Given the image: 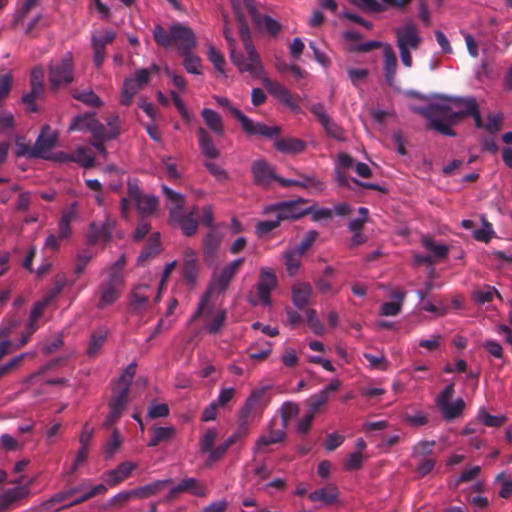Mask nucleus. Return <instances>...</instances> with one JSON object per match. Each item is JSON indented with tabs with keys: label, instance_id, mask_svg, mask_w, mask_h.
<instances>
[{
	"label": "nucleus",
	"instance_id": "nucleus-43",
	"mask_svg": "<svg viewBox=\"0 0 512 512\" xmlns=\"http://www.w3.org/2000/svg\"><path fill=\"white\" fill-rule=\"evenodd\" d=\"M223 35L229 46L230 59L232 63L237 67V69L240 71V61H242V53L236 51V40L235 38H233L231 30L227 26L224 27Z\"/></svg>",
	"mask_w": 512,
	"mask_h": 512
},
{
	"label": "nucleus",
	"instance_id": "nucleus-56",
	"mask_svg": "<svg viewBox=\"0 0 512 512\" xmlns=\"http://www.w3.org/2000/svg\"><path fill=\"white\" fill-rule=\"evenodd\" d=\"M204 167L220 183H224L229 179L227 171L214 162L205 161Z\"/></svg>",
	"mask_w": 512,
	"mask_h": 512
},
{
	"label": "nucleus",
	"instance_id": "nucleus-61",
	"mask_svg": "<svg viewBox=\"0 0 512 512\" xmlns=\"http://www.w3.org/2000/svg\"><path fill=\"white\" fill-rule=\"evenodd\" d=\"M307 323L310 329L316 334L321 335L324 332V326L317 316V312L314 309L306 310Z\"/></svg>",
	"mask_w": 512,
	"mask_h": 512
},
{
	"label": "nucleus",
	"instance_id": "nucleus-12",
	"mask_svg": "<svg viewBox=\"0 0 512 512\" xmlns=\"http://www.w3.org/2000/svg\"><path fill=\"white\" fill-rule=\"evenodd\" d=\"M268 389L269 387H260L251 392L241 409V419L250 421L262 413L266 406L265 395Z\"/></svg>",
	"mask_w": 512,
	"mask_h": 512
},
{
	"label": "nucleus",
	"instance_id": "nucleus-63",
	"mask_svg": "<svg viewBox=\"0 0 512 512\" xmlns=\"http://www.w3.org/2000/svg\"><path fill=\"white\" fill-rule=\"evenodd\" d=\"M72 162H76L85 168L92 167L94 158L87 154L86 150L82 147L76 149L72 154Z\"/></svg>",
	"mask_w": 512,
	"mask_h": 512
},
{
	"label": "nucleus",
	"instance_id": "nucleus-48",
	"mask_svg": "<svg viewBox=\"0 0 512 512\" xmlns=\"http://www.w3.org/2000/svg\"><path fill=\"white\" fill-rule=\"evenodd\" d=\"M180 55L184 57L183 66L188 73L201 74V59L197 55L192 52Z\"/></svg>",
	"mask_w": 512,
	"mask_h": 512
},
{
	"label": "nucleus",
	"instance_id": "nucleus-41",
	"mask_svg": "<svg viewBox=\"0 0 512 512\" xmlns=\"http://www.w3.org/2000/svg\"><path fill=\"white\" fill-rule=\"evenodd\" d=\"M302 256L303 255H298V251L295 249H289L283 253L284 264L290 276H294L298 272L301 264L300 258Z\"/></svg>",
	"mask_w": 512,
	"mask_h": 512
},
{
	"label": "nucleus",
	"instance_id": "nucleus-20",
	"mask_svg": "<svg viewBox=\"0 0 512 512\" xmlns=\"http://www.w3.org/2000/svg\"><path fill=\"white\" fill-rule=\"evenodd\" d=\"M136 468V464L130 461H124L120 463L115 469L108 471L104 480L107 485L114 487L126 480Z\"/></svg>",
	"mask_w": 512,
	"mask_h": 512
},
{
	"label": "nucleus",
	"instance_id": "nucleus-57",
	"mask_svg": "<svg viewBox=\"0 0 512 512\" xmlns=\"http://www.w3.org/2000/svg\"><path fill=\"white\" fill-rule=\"evenodd\" d=\"M496 482L501 485L499 496L503 499H508L512 495V478L507 477L504 472H501L496 476Z\"/></svg>",
	"mask_w": 512,
	"mask_h": 512
},
{
	"label": "nucleus",
	"instance_id": "nucleus-33",
	"mask_svg": "<svg viewBox=\"0 0 512 512\" xmlns=\"http://www.w3.org/2000/svg\"><path fill=\"white\" fill-rule=\"evenodd\" d=\"M201 116L207 127L216 135L222 136L224 134V126L221 116L214 110L204 108L201 111Z\"/></svg>",
	"mask_w": 512,
	"mask_h": 512
},
{
	"label": "nucleus",
	"instance_id": "nucleus-44",
	"mask_svg": "<svg viewBox=\"0 0 512 512\" xmlns=\"http://www.w3.org/2000/svg\"><path fill=\"white\" fill-rule=\"evenodd\" d=\"M87 239L89 244L95 245L100 241L108 242L111 237L105 234V231L100 223L92 222L89 225Z\"/></svg>",
	"mask_w": 512,
	"mask_h": 512
},
{
	"label": "nucleus",
	"instance_id": "nucleus-17",
	"mask_svg": "<svg viewBox=\"0 0 512 512\" xmlns=\"http://www.w3.org/2000/svg\"><path fill=\"white\" fill-rule=\"evenodd\" d=\"M251 172L254 183L262 187H268L272 181H275L277 176L273 167L264 159L254 161L251 166Z\"/></svg>",
	"mask_w": 512,
	"mask_h": 512
},
{
	"label": "nucleus",
	"instance_id": "nucleus-55",
	"mask_svg": "<svg viewBox=\"0 0 512 512\" xmlns=\"http://www.w3.org/2000/svg\"><path fill=\"white\" fill-rule=\"evenodd\" d=\"M495 235L492 225L485 221L480 229H476L473 232L475 240L488 243Z\"/></svg>",
	"mask_w": 512,
	"mask_h": 512
},
{
	"label": "nucleus",
	"instance_id": "nucleus-50",
	"mask_svg": "<svg viewBox=\"0 0 512 512\" xmlns=\"http://www.w3.org/2000/svg\"><path fill=\"white\" fill-rule=\"evenodd\" d=\"M66 284V276L64 274L57 275L53 287L44 296L46 302L51 303L62 292Z\"/></svg>",
	"mask_w": 512,
	"mask_h": 512
},
{
	"label": "nucleus",
	"instance_id": "nucleus-59",
	"mask_svg": "<svg viewBox=\"0 0 512 512\" xmlns=\"http://www.w3.org/2000/svg\"><path fill=\"white\" fill-rule=\"evenodd\" d=\"M280 221H278V217L275 215V219L273 220H264L260 221L255 226L256 234L259 237H263L269 234L272 230L276 229L280 225Z\"/></svg>",
	"mask_w": 512,
	"mask_h": 512
},
{
	"label": "nucleus",
	"instance_id": "nucleus-58",
	"mask_svg": "<svg viewBox=\"0 0 512 512\" xmlns=\"http://www.w3.org/2000/svg\"><path fill=\"white\" fill-rule=\"evenodd\" d=\"M216 429H208L200 440V450L202 453H207L212 450L214 443L217 439Z\"/></svg>",
	"mask_w": 512,
	"mask_h": 512
},
{
	"label": "nucleus",
	"instance_id": "nucleus-1",
	"mask_svg": "<svg viewBox=\"0 0 512 512\" xmlns=\"http://www.w3.org/2000/svg\"><path fill=\"white\" fill-rule=\"evenodd\" d=\"M236 21L239 24V35L243 43L246 56L242 53L240 73H248L252 78H261L264 74V67L259 53L251 39V31L242 11L243 3L231 0Z\"/></svg>",
	"mask_w": 512,
	"mask_h": 512
},
{
	"label": "nucleus",
	"instance_id": "nucleus-16",
	"mask_svg": "<svg viewBox=\"0 0 512 512\" xmlns=\"http://www.w3.org/2000/svg\"><path fill=\"white\" fill-rule=\"evenodd\" d=\"M277 286V277L275 273L268 268L260 270L259 282L257 284V293L263 305L271 304L270 293Z\"/></svg>",
	"mask_w": 512,
	"mask_h": 512
},
{
	"label": "nucleus",
	"instance_id": "nucleus-13",
	"mask_svg": "<svg viewBox=\"0 0 512 512\" xmlns=\"http://www.w3.org/2000/svg\"><path fill=\"white\" fill-rule=\"evenodd\" d=\"M116 38V32L112 29H106L104 32H95L91 37V46L93 49V61L97 68L101 67L105 57V48Z\"/></svg>",
	"mask_w": 512,
	"mask_h": 512
},
{
	"label": "nucleus",
	"instance_id": "nucleus-3",
	"mask_svg": "<svg viewBox=\"0 0 512 512\" xmlns=\"http://www.w3.org/2000/svg\"><path fill=\"white\" fill-rule=\"evenodd\" d=\"M214 99L219 106L227 110L235 119L240 122L243 131L248 136L259 135L268 139H274L280 134L281 129L279 126H267L262 122H254L245 114H243L238 108L234 107L228 98L215 96Z\"/></svg>",
	"mask_w": 512,
	"mask_h": 512
},
{
	"label": "nucleus",
	"instance_id": "nucleus-62",
	"mask_svg": "<svg viewBox=\"0 0 512 512\" xmlns=\"http://www.w3.org/2000/svg\"><path fill=\"white\" fill-rule=\"evenodd\" d=\"M89 132L91 133L94 140H109L108 131L96 117L90 123Z\"/></svg>",
	"mask_w": 512,
	"mask_h": 512
},
{
	"label": "nucleus",
	"instance_id": "nucleus-40",
	"mask_svg": "<svg viewBox=\"0 0 512 512\" xmlns=\"http://www.w3.org/2000/svg\"><path fill=\"white\" fill-rule=\"evenodd\" d=\"M96 114L94 112H87L81 115L75 116L70 125V131H89L90 123L94 120Z\"/></svg>",
	"mask_w": 512,
	"mask_h": 512
},
{
	"label": "nucleus",
	"instance_id": "nucleus-29",
	"mask_svg": "<svg viewBox=\"0 0 512 512\" xmlns=\"http://www.w3.org/2000/svg\"><path fill=\"white\" fill-rule=\"evenodd\" d=\"M397 70V58L394 50L388 44L384 47V76L387 84L393 86Z\"/></svg>",
	"mask_w": 512,
	"mask_h": 512
},
{
	"label": "nucleus",
	"instance_id": "nucleus-46",
	"mask_svg": "<svg viewBox=\"0 0 512 512\" xmlns=\"http://www.w3.org/2000/svg\"><path fill=\"white\" fill-rule=\"evenodd\" d=\"M129 390L130 389H128L127 386L121 387L117 385L113 390V397L109 406H114L124 410L128 403Z\"/></svg>",
	"mask_w": 512,
	"mask_h": 512
},
{
	"label": "nucleus",
	"instance_id": "nucleus-6",
	"mask_svg": "<svg viewBox=\"0 0 512 512\" xmlns=\"http://www.w3.org/2000/svg\"><path fill=\"white\" fill-rule=\"evenodd\" d=\"M305 203H307V200L303 198L281 201L266 206L263 209V214H275L278 217V221L280 222L284 220H297L308 215L312 211L311 209H305L301 207Z\"/></svg>",
	"mask_w": 512,
	"mask_h": 512
},
{
	"label": "nucleus",
	"instance_id": "nucleus-37",
	"mask_svg": "<svg viewBox=\"0 0 512 512\" xmlns=\"http://www.w3.org/2000/svg\"><path fill=\"white\" fill-rule=\"evenodd\" d=\"M139 89V84H137L133 78L125 79L121 90L120 104L123 106H129Z\"/></svg>",
	"mask_w": 512,
	"mask_h": 512
},
{
	"label": "nucleus",
	"instance_id": "nucleus-42",
	"mask_svg": "<svg viewBox=\"0 0 512 512\" xmlns=\"http://www.w3.org/2000/svg\"><path fill=\"white\" fill-rule=\"evenodd\" d=\"M72 97L90 107H101L103 105L102 100L92 90H75L72 92Z\"/></svg>",
	"mask_w": 512,
	"mask_h": 512
},
{
	"label": "nucleus",
	"instance_id": "nucleus-10",
	"mask_svg": "<svg viewBox=\"0 0 512 512\" xmlns=\"http://www.w3.org/2000/svg\"><path fill=\"white\" fill-rule=\"evenodd\" d=\"M395 36L398 49L417 50L422 43V38L415 23L411 20L403 26L395 29Z\"/></svg>",
	"mask_w": 512,
	"mask_h": 512
},
{
	"label": "nucleus",
	"instance_id": "nucleus-31",
	"mask_svg": "<svg viewBox=\"0 0 512 512\" xmlns=\"http://www.w3.org/2000/svg\"><path fill=\"white\" fill-rule=\"evenodd\" d=\"M312 502L321 501L324 504H333L338 498V489L335 485L329 484L321 489H317L308 495Z\"/></svg>",
	"mask_w": 512,
	"mask_h": 512
},
{
	"label": "nucleus",
	"instance_id": "nucleus-25",
	"mask_svg": "<svg viewBox=\"0 0 512 512\" xmlns=\"http://www.w3.org/2000/svg\"><path fill=\"white\" fill-rule=\"evenodd\" d=\"M108 334L109 330L107 327H100L91 333L86 350L89 358H94L98 355L107 339Z\"/></svg>",
	"mask_w": 512,
	"mask_h": 512
},
{
	"label": "nucleus",
	"instance_id": "nucleus-24",
	"mask_svg": "<svg viewBox=\"0 0 512 512\" xmlns=\"http://www.w3.org/2000/svg\"><path fill=\"white\" fill-rule=\"evenodd\" d=\"M274 147L281 153L299 154L306 149V143L301 139L293 137L276 138Z\"/></svg>",
	"mask_w": 512,
	"mask_h": 512
},
{
	"label": "nucleus",
	"instance_id": "nucleus-45",
	"mask_svg": "<svg viewBox=\"0 0 512 512\" xmlns=\"http://www.w3.org/2000/svg\"><path fill=\"white\" fill-rule=\"evenodd\" d=\"M495 295L501 298L500 293L497 291L495 287L486 285L483 287V289L476 290L473 293V298L477 304L483 305L491 302Z\"/></svg>",
	"mask_w": 512,
	"mask_h": 512
},
{
	"label": "nucleus",
	"instance_id": "nucleus-38",
	"mask_svg": "<svg viewBox=\"0 0 512 512\" xmlns=\"http://www.w3.org/2000/svg\"><path fill=\"white\" fill-rule=\"evenodd\" d=\"M162 191L165 197L169 200L172 206L169 208V217H171V212L177 211L182 212L185 205V198L182 194L175 192L171 188L166 185L162 186Z\"/></svg>",
	"mask_w": 512,
	"mask_h": 512
},
{
	"label": "nucleus",
	"instance_id": "nucleus-27",
	"mask_svg": "<svg viewBox=\"0 0 512 512\" xmlns=\"http://www.w3.org/2000/svg\"><path fill=\"white\" fill-rule=\"evenodd\" d=\"M221 244V236L215 230H210L203 240V258L213 261Z\"/></svg>",
	"mask_w": 512,
	"mask_h": 512
},
{
	"label": "nucleus",
	"instance_id": "nucleus-39",
	"mask_svg": "<svg viewBox=\"0 0 512 512\" xmlns=\"http://www.w3.org/2000/svg\"><path fill=\"white\" fill-rule=\"evenodd\" d=\"M422 245L423 247L430 251L436 258L444 259L448 256L449 248L444 244H437L434 242L433 238L430 236L422 237Z\"/></svg>",
	"mask_w": 512,
	"mask_h": 512
},
{
	"label": "nucleus",
	"instance_id": "nucleus-32",
	"mask_svg": "<svg viewBox=\"0 0 512 512\" xmlns=\"http://www.w3.org/2000/svg\"><path fill=\"white\" fill-rule=\"evenodd\" d=\"M151 438L147 444L148 447H156L162 442L170 441L176 434V429L173 426L156 427L150 429Z\"/></svg>",
	"mask_w": 512,
	"mask_h": 512
},
{
	"label": "nucleus",
	"instance_id": "nucleus-28",
	"mask_svg": "<svg viewBox=\"0 0 512 512\" xmlns=\"http://www.w3.org/2000/svg\"><path fill=\"white\" fill-rule=\"evenodd\" d=\"M198 140H199V148L203 155L209 159H216L219 157L220 152L216 148L211 136L209 133L202 127H199L196 131Z\"/></svg>",
	"mask_w": 512,
	"mask_h": 512
},
{
	"label": "nucleus",
	"instance_id": "nucleus-36",
	"mask_svg": "<svg viewBox=\"0 0 512 512\" xmlns=\"http://www.w3.org/2000/svg\"><path fill=\"white\" fill-rule=\"evenodd\" d=\"M465 408V402L463 399L458 398L453 403H448L440 409L442 417L446 421H452L460 417Z\"/></svg>",
	"mask_w": 512,
	"mask_h": 512
},
{
	"label": "nucleus",
	"instance_id": "nucleus-30",
	"mask_svg": "<svg viewBox=\"0 0 512 512\" xmlns=\"http://www.w3.org/2000/svg\"><path fill=\"white\" fill-rule=\"evenodd\" d=\"M160 252V234L158 232L151 234L147 244L142 249L137 263L144 265L147 261L154 258Z\"/></svg>",
	"mask_w": 512,
	"mask_h": 512
},
{
	"label": "nucleus",
	"instance_id": "nucleus-21",
	"mask_svg": "<svg viewBox=\"0 0 512 512\" xmlns=\"http://www.w3.org/2000/svg\"><path fill=\"white\" fill-rule=\"evenodd\" d=\"M169 223L173 226H178L182 233L187 236H193L198 230V221L192 216H185L182 212L173 211L169 217Z\"/></svg>",
	"mask_w": 512,
	"mask_h": 512
},
{
	"label": "nucleus",
	"instance_id": "nucleus-8",
	"mask_svg": "<svg viewBox=\"0 0 512 512\" xmlns=\"http://www.w3.org/2000/svg\"><path fill=\"white\" fill-rule=\"evenodd\" d=\"M242 3L256 29L264 31L270 36H276L282 30V25L277 20L269 15L259 13L253 0H242Z\"/></svg>",
	"mask_w": 512,
	"mask_h": 512
},
{
	"label": "nucleus",
	"instance_id": "nucleus-34",
	"mask_svg": "<svg viewBox=\"0 0 512 512\" xmlns=\"http://www.w3.org/2000/svg\"><path fill=\"white\" fill-rule=\"evenodd\" d=\"M172 483V479L157 480L142 487L134 489L136 498H148L162 491L166 486Z\"/></svg>",
	"mask_w": 512,
	"mask_h": 512
},
{
	"label": "nucleus",
	"instance_id": "nucleus-4",
	"mask_svg": "<svg viewBox=\"0 0 512 512\" xmlns=\"http://www.w3.org/2000/svg\"><path fill=\"white\" fill-rule=\"evenodd\" d=\"M451 107L446 104L432 103L427 107L414 108L413 110L428 120V128L439 132L442 135L454 137L456 133L447 124Z\"/></svg>",
	"mask_w": 512,
	"mask_h": 512
},
{
	"label": "nucleus",
	"instance_id": "nucleus-19",
	"mask_svg": "<svg viewBox=\"0 0 512 512\" xmlns=\"http://www.w3.org/2000/svg\"><path fill=\"white\" fill-rule=\"evenodd\" d=\"M199 274V265L197 260V253L195 250L191 248H187L184 251V261H183V278L187 283L193 285L195 284L197 277Z\"/></svg>",
	"mask_w": 512,
	"mask_h": 512
},
{
	"label": "nucleus",
	"instance_id": "nucleus-47",
	"mask_svg": "<svg viewBox=\"0 0 512 512\" xmlns=\"http://www.w3.org/2000/svg\"><path fill=\"white\" fill-rule=\"evenodd\" d=\"M478 420L487 427H500L505 424L506 417L503 415H491L485 409H480L477 415Z\"/></svg>",
	"mask_w": 512,
	"mask_h": 512
},
{
	"label": "nucleus",
	"instance_id": "nucleus-11",
	"mask_svg": "<svg viewBox=\"0 0 512 512\" xmlns=\"http://www.w3.org/2000/svg\"><path fill=\"white\" fill-rule=\"evenodd\" d=\"M244 261V258L235 259L225 265L219 272H215L212 277L210 289L217 291L218 293L224 292L240 267L243 265Z\"/></svg>",
	"mask_w": 512,
	"mask_h": 512
},
{
	"label": "nucleus",
	"instance_id": "nucleus-49",
	"mask_svg": "<svg viewBox=\"0 0 512 512\" xmlns=\"http://www.w3.org/2000/svg\"><path fill=\"white\" fill-rule=\"evenodd\" d=\"M149 286L147 285H139L132 293V301L131 305L133 309H141L148 301L149 295L147 291L149 290Z\"/></svg>",
	"mask_w": 512,
	"mask_h": 512
},
{
	"label": "nucleus",
	"instance_id": "nucleus-64",
	"mask_svg": "<svg viewBox=\"0 0 512 512\" xmlns=\"http://www.w3.org/2000/svg\"><path fill=\"white\" fill-rule=\"evenodd\" d=\"M226 319V311L220 310L217 314L212 318V320L207 324L206 330L209 334H216L222 328Z\"/></svg>",
	"mask_w": 512,
	"mask_h": 512
},
{
	"label": "nucleus",
	"instance_id": "nucleus-26",
	"mask_svg": "<svg viewBox=\"0 0 512 512\" xmlns=\"http://www.w3.org/2000/svg\"><path fill=\"white\" fill-rule=\"evenodd\" d=\"M29 489L27 486H17L6 490L0 495V512L8 509L13 503L27 497Z\"/></svg>",
	"mask_w": 512,
	"mask_h": 512
},
{
	"label": "nucleus",
	"instance_id": "nucleus-14",
	"mask_svg": "<svg viewBox=\"0 0 512 512\" xmlns=\"http://www.w3.org/2000/svg\"><path fill=\"white\" fill-rule=\"evenodd\" d=\"M263 85L270 95L276 98L281 104L287 106L293 111H298V100L289 92V90L279 82L272 81L269 78L263 79Z\"/></svg>",
	"mask_w": 512,
	"mask_h": 512
},
{
	"label": "nucleus",
	"instance_id": "nucleus-7",
	"mask_svg": "<svg viewBox=\"0 0 512 512\" xmlns=\"http://www.w3.org/2000/svg\"><path fill=\"white\" fill-rule=\"evenodd\" d=\"M124 283V279H121L118 275L113 273L112 275H108L107 279L104 280L97 289V296L99 301L97 303V307L99 309H104L107 306L115 303L121 293V289Z\"/></svg>",
	"mask_w": 512,
	"mask_h": 512
},
{
	"label": "nucleus",
	"instance_id": "nucleus-9",
	"mask_svg": "<svg viewBox=\"0 0 512 512\" xmlns=\"http://www.w3.org/2000/svg\"><path fill=\"white\" fill-rule=\"evenodd\" d=\"M310 112L316 117L318 122L321 124L325 133L337 140V141H345V131L339 126L327 113L325 107L321 103L313 104L310 107Z\"/></svg>",
	"mask_w": 512,
	"mask_h": 512
},
{
	"label": "nucleus",
	"instance_id": "nucleus-54",
	"mask_svg": "<svg viewBox=\"0 0 512 512\" xmlns=\"http://www.w3.org/2000/svg\"><path fill=\"white\" fill-rule=\"evenodd\" d=\"M122 438L117 429L112 431L111 437L109 441L106 443L104 447V453L106 458H111L116 450L121 446Z\"/></svg>",
	"mask_w": 512,
	"mask_h": 512
},
{
	"label": "nucleus",
	"instance_id": "nucleus-15",
	"mask_svg": "<svg viewBox=\"0 0 512 512\" xmlns=\"http://www.w3.org/2000/svg\"><path fill=\"white\" fill-rule=\"evenodd\" d=\"M57 138V133L49 125H44L34 146L30 150V157L45 158L44 154L56 145Z\"/></svg>",
	"mask_w": 512,
	"mask_h": 512
},
{
	"label": "nucleus",
	"instance_id": "nucleus-5",
	"mask_svg": "<svg viewBox=\"0 0 512 512\" xmlns=\"http://www.w3.org/2000/svg\"><path fill=\"white\" fill-rule=\"evenodd\" d=\"M48 80L52 90H57L60 86L69 85L73 82L74 63L71 52H67L60 59L50 62Z\"/></svg>",
	"mask_w": 512,
	"mask_h": 512
},
{
	"label": "nucleus",
	"instance_id": "nucleus-18",
	"mask_svg": "<svg viewBox=\"0 0 512 512\" xmlns=\"http://www.w3.org/2000/svg\"><path fill=\"white\" fill-rule=\"evenodd\" d=\"M190 493L196 497H206L208 491L203 483L196 478H184L169 491V497L173 498L179 493Z\"/></svg>",
	"mask_w": 512,
	"mask_h": 512
},
{
	"label": "nucleus",
	"instance_id": "nucleus-2",
	"mask_svg": "<svg viewBox=\"0 0 512 512\" xmlns=\"http://www.w3.org/2000/svg\"><path fill=\"white\" fill-rule=\"evenodd\" d=\"M153 38L157 45L168 49L175 46L179 54L192 52L197 45L194 31L182 23H173L169 30L157 24L153 28Z\"/></svg>",
	"mask_w": 512,
	"mask_h": 512
},
{
	"label": "nucleus",
	"instance_id": "nucleus-60",
	"mask_svg": "<svg viewBox=\"0 0 512 512\" xmlns=\"http://www.w3.org/2000/svg\"><path fill=\"white\" fill-rule=\"evenodd\" d=\"M328 401L325 392H318L308 399L309 413L315 415L317 411Z\"/></svg>",
	"mask_w": 512,
	"mask_h": 512
},
{
	"label": "nucleus",
	"instance_id": "nucleus-53",
	"mask_svg": "<svg viewBox=\"0 0 512 512\" xmlns=\"http://www.w3.org/2000/svg\"><path fill=\"white\" fill-rule=\"evenodd\" d=\"M207 56L209 61L214 65L215 69L224 74V66L226 64L224 56L214 46L208 47Z\"/></svg>",
	"mask_w": 512,
	"mask_h": 512
},
{
	"label": "nucleus",
	"instance_id": "nucleus-52",
	"mask_svg": "<svg viewBox=\"0 0 512 512\" xmlns=\"http://www.w3.org/2000/svg\"><path fill=\"white\" fill-rule=\"evenodd\" d=\"M435 441H420L412 448V456L414 458L425 457L433 453Z\"/></svg>",
	"mask_w": 512,
	"mask_h": 512
},
{
	"label": "nucleus",
	"instance_id": "nucleus-22",
	"mask_svg": "<svg viewBox=\"0 0 512 512\" xmlns=\"http://www.w3.org/2000/svg\"><path fill=\"white\" fill-rule=\"evenodd\" d=\"M275 425L276 421H271L268 427V434L259 437L254 448L255 453L262 452L268 445L280 443L285 439V428L281 426V428L275 429Z\"/></svg>",
	"mask_w": 512,
	"mask_h": 512
},
{
	"label": "nucleus",
	"instance_id": "nucleus-51",
	"mask_svg": "<svg viewBox=\"0 0 512 512\" xmlns=\"http://www.w3.org/2000/svg\"><path fill=\"white\" fill-rule=\"evenodd\" d=\"M248 424H249L248 420H244V419L240 418L238 427L226 439V441L228 442V445L233 446L238 441L244 439L248 435V433H249Z\"/></svg>",
	"mask_w": 512,
	"mask_h": 512
},
{
	"label": "nucleus",
	"instance_id": "nucleus-35",
	"mask_svg": "<svg viewBox=\"0 0 512 512\" xmlns=\"http://www.w3.org/2000/svg\"><path fill=\"white\" fill-rule=\"evenodd\" d=\"M134 204L138 213L142 216L153 214L158 207V199L153 195H143L137 199Z\"/></svg>",
	"mask_w": 512,
	"mask_h": 512
},
{
	"label": "nucleus",
	"instance_id": "nucleus-23",
	"mask_svg": "<svg viewBox=\"0 0 512 512\" xmlns=\"http://www.w3.org/2000/svg\"><path fill=\"white\" fill-rule=\"evenodd\" d=\"M312 295V286L307 282H299L292 287V302L300 310L309 304Z\"/></svg>",
	"mask_w": 512,
	"mask_h": 512
}]
</instances>
